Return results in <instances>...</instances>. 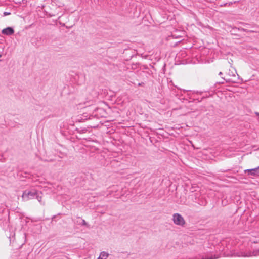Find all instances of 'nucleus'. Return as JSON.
<instances>
[{"label":"nucleus","instance_id":"obj_1","mask_svg":"<svg viewBox=\"0 0 259 259\" xmlns=\"http://www.w3.org/2000/svg\"><path fill=\"white\" fill-rule=\"evenodd\" d=\"M37 191L34 189L31 190H25L22 195V198L23 200L27 201L29 199L35 198Z\"/></svg>","mask_w":259,"mask_h":259},{"label":"nucleus","instance_id":"obj_2","mask_svg":"<svg viewBox=\"0 0 259 259\" xmlns=\"http://www.w3.org/2000/svg\"><path fill=\"white\" fill-rule=\"evenodd\" d=\"M172 220L174 223L177 225L183 226L185 224L183 217L179 213H175L172 216Z\"/></svg>","mask_w":259,"mask_h":259},{"label":"nucleus","instance_id":"obj_3","mask_svg":"<svg viewBox=\"0 0 259 259\" xmlns=\"http://www.w3.org/2000/svg\"><path fill=\"white\" fill-rule=\"evenodd\" d=\"M105 113V111L102 108H96L94 109V112L92 114L90 115L89 117V119L91 118V116L95 117L97 118H99L101 117L104 116V113Z\"/></svg>","mask_w":259,"mask_h":259},{"label":"nucleus","instance_id":"obj_4","mask_svg":"<svg viewBox=\"0 0 259 259\" xmlns=\"http://www.w3.org/2000/svg\"><path fill=\"white\" fill-rule=\"evenodd\" d=\"M259 255V249L257 251H254L252 253L251 252H245L241 251L237 253L236 256L239 257H249L251 256H256Z\"/></svg>","mask_w":259,"mask_h":259},{"label":"nucleus","instance_id":"obj_5","mask_svg":"<svg viewBox=\"0 0 259 259\" xmlns=\"http://www.w3.org/2000/svg\"><path fill=\"white\" fill-rule=\"evenodd\" d=\"M257 169V167L253 169H246L244 170V172L247 174L248 176H258Z\"/></svg>","mask_w":259,"mask_h":259},{"label":"nucleus","instance_id":"obj_6","mask_svg":"<svg viewBox=\"0 0 259 259\" xmlns=\"http://www.w3.org/2000/svg\"><path fill=\"white\" fill-rule=\"evenodd\" d=\"M2 33L4 35H11L14 34V30L12 27H8L6 28L3 29Z\"/></svg>","mask_w":259,"mask_h":259},{"label":"nucleus","instance_id":"obj_7","mask_svg":"<svg viewBox=\"0 0 259 259\" xmlns=\"http://www.w3.org/2000/svg\"><path fill=\"white\" fill-rule=\"evenodd\" d=\"M236 73L237 72L235 69L232 68L231 69H229L228 72L227 73V74L230 77H235Z\"/></svg>","mask_w":259,"mask_h":259},{"label":"nucleus","instance_id":"obj_8","mask_svg":"<svg viewBox=\"0 0 259 259\" xmlns=\"http://www.w3.org/2000/svg\"><path fill=\"white\" fill-rule=\"evenodd\" d=\"M100 256L102 257V259H107L109 256V254L105 251H102L101 252Z\"/></svg>","mask_w":259,"mask_h":259},{"label":"nucleus","instance_id":"obj_9","mask_svg":"<svg viewBox=\"0 0 259 259\" xmlns=\"http://www.w3.org/2000/svg\"><path fill=\"white\" fill-rule=\"evenodd\" d=\"M81 221H82V223L81 224V225H82V226H86L87 227H89L88 224L84 220L82 219Z\"/></svg>","mask_w":259,"mask_h":259},{"label":"nucleus","instance_id":"obj_10","mask_svg":"<svg viewBox=\"0 0 259 259\" xmlns=\"http://www.w3.org/2000/svg\"><path fill=\"white\" fill-rule=\"evenodd\" d=\"M222 78L224 80H225L227 82H235V81H232L230 79H225V78L222 77Z\"/></svg>","mask_w":259,"mask_h":259},{"label":"nucleus","instance_id":"obj_11","mask_svg":"<svg viewBox=\"0 0 259 259\" xmlns=\"http://www.w3.org/2000/svg\"><path fill=\"white\" fill-rule=\"evenodd\" d=\"M35 198H36L39 202H41V197L39 196L38 195V194H37Z\"/></svg>","mask_w":259,"mask_h":259},{"label":"nucleus","instance_id":"obj_12","mask_svg":"<svg viewBox=\"0 0 259 259\" xmlns=\"http://www.w3.org/2000/svg\"><path fill=\"white\" fill-rule=\"evenodd\" d=\"M4 16H7V15H10L11 14V13L10 12H5L4 13Z\"/></svg>","mask_w":259,"mask_h":259},{"label":"nucleus","instance_id":"obj_13","mask_svg":"<svg viewBox=\"0 0 259 259\" xmlns=\"http://www.w3.org/2000/svg\"><path fill=\"white\" fill-rule=\"evenodd\" d=\"M239 30H240L241 31H245V32H248V30H247L246 29H245L244 28H239Z\"/></svg>","mask_w":259,"mask_h":259},{"label":"nucleus","instance_id":"obj_14","mask_svg":"<svg viewBox=\"0 0 259 259\" xmlns=\"http://www.w3.org/2000/svg\"><path fill=\"white\" fill-rule=\"evenodd\" d=\"M255 114L256 116H259V112H255Z\"/></svg>","mask_w":259,"mask_h":259},{"label":"nucleus","instance_id":"obj_15","mask_svg":"<svg viewBox=\"0 0 259 259\" xmlns=\"http://www.w3.org/2000/svg\"><path fill=\"white\" fill-rule=\"evenodd\" d=\"M144 84V83H143V82L139 83L138 84V85H139V86H141V85H142V84Z\"/></svg>","mask_w":259,"mask_h":259},{"label":"nucleus","instance_id":"obj_16","mask_svg":"<svg viewBox=\"0 0 259 259\" xmlns=\"http://www.w3.org/2000/svg\"><path fill=\"white\" fill-rule=\"evenodd\" d=\"M248 32H251V33L255 32V31H253V30H248Z\"/></svg>","mask_w":259,"mask_h":259},{"label":"nucleus","instance_id":"obj_17","mask_svg":"<svg viewBox=\"0 0 259 259\" xmlns=\"http://www.w3.org/2000/svg\"><path fill=\"white\" fill-rule=\"evenodd\" d=\"M223 74L222 72H220L219 73V75H222Z\"/></svg>","mask_w":259,"mask_h":259},{"label":"nucleus","instance_id":"obj_18","mask_svg":"<svg viewBox=\"0 0 259 259\" xmlns=\"http://www.w3.org/2000/svg\"><path fill=\"white\" fill-rule=\"evenodd\" d=\"M257 171H258V176H259V166L257 167Z\"/></svg>","mask_w":259,"mask_h":259},{"label":"nucleus","instance_id":"obj_19","mask_svg":"<svg viewBox=\"0 0 259 259\" xmlns=\"http://www.w3.org/2000/svg\"><path fill=\"white\" fill-rule=\"evenodd\" d=\"M98 259H102V257H101L99 256V257L98 258Z\"/></svg>","mask_w":259,"mask_h":259},{"label":"nucleus","instance_id":"obj_20","mask_svg":"<svg viewBox=\"0 0 259 259\" xmlns=\"http://www.w3.org/2000/svg\"><path fill=\"white\" fill-rule=\"evenodd\" d=\"M194 194H195V196L196 197V195H198V194H197V193H195Z\"/></svg>","mask_w":259,"mask_h":259},{"label":"nucleus","instance_id":"obj_21","mask_svg":"<svg viewBox=\"0 0 259 259\" xmlns=\"http://www.w3.org/2000/svg\"><path fill=\"white\" fill-rule=\"evenodd\" d=\"M1 57H2V55H1V54H0V58H1Z\"/></svg>","mask_w":259,"mask_h":259},{"label":"nucleus","instance_id":"obj_22","mask_svg":"<svg viewBox=\"0 0 259 259\" xmlns=\"http://www.w3.org/2000/svg\"><path fill=\"white\" fill-rule=\"evenodd\" d=\"M258 200H259V198H258Z\"/></svg>","mask_w":259,"mask_h":259}]
</instances>
